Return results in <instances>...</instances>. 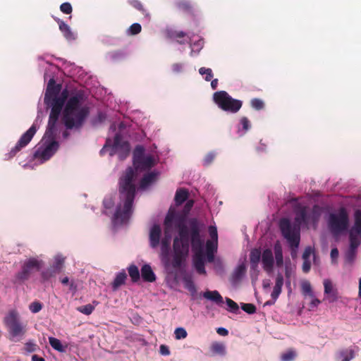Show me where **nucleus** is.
Segmentation results:
<instances>
[{
    "instance_id": "nucleus-1",
    "label": "nucleus",
    "mask_w": 361,
    "mask_h": 361,
    "mask_svg": "<svg viewBox=\"0 0 361 361\" xmlns=\"http://www.w3.org/2000/svg\"><path fill=\"white\" fill-rule=\"evenodd\" d=\"M46 64L44 78L48 82L44 102L51 111L46 132L34 153L35 159L39 164L48 161L56 152L61 132L64 137L68 136V85L63 87L61 84L56 83L54 74L58 70L57 66L49 62Z\"/></svg>"
},
{
    "instance_id": "nucleus-2",
    "label": "nucleus",
    "mask_w": 361,
    "mask_h": 361,
    "mask_svg": "<svg viewBox=\"0 0 361 361\" xmlns=\"http://www.w3.org/2000/svg\"><path fill=\"white\" fill-rule=\"evenodd\" d=\"M178 231V235L173 238V257L171 266L174 269L181 267L190 250V226L185 225V219L180 215L173 212L167 214L164 221V237L160 241L161 259L165 267L169 265V253L171 250V238L173 229Z\"/></svg>"
},
{
    "instance_id": "nucleus-3",
    "label": "nucleus",
    "mask_w": 361,
    "mask_h": 361,
    "mask_svg": "<svg viewBox=\"0 0 361 361\" xmlns=\"http://www.w3.org/2000/svg\"><path fill=\"white\" fill-rule=\"evenodd\" d=\"M137 173L131 166L128 167L119 178L118 191L120 199L123 205H118L114 215L116 223L123 224L127 222L133 212V204L135 196V180Z\"/></svg>"
},
{
    "instance_id": "nucleus-4",
    "label": "nucleus",
    "mask_w": 361,
    "mask_h": 361,
    "mask_svg": "<svg viewBox=\"0 0 361 361\" xmlns=\"http://www.w3.org/2000/svg\"><path fill=\"white\" fill-rule=\"evenodd\" d=\"M310 214L306 207H300L295 210L294 224L287 218H282L279 221V228L283 237L287 240L293 251L299 247L300 240V225L307 224Z\"/></svg>"
},
{
    "instance_id": "nucleus-5",
    "label": "nucleus",
    "mask_w": 361,
    "mask_h": 361,
    "mask_svg": "<svg viewBox=\"0 0 361 361\" xmlns=\"http://www.w3.org/2000/svg\"><path fill=\"white\" fill-rule=\"evenodd\" d=\"M190 224V234L192 250L195 252L193 257L194 267L200 274H206L204 267V240L200 235V224L196 218L190 219L188 221Z\"/></svg>"
},
{
    "instance_id": "nucleus-6",
    "label": "nucleus",
    "mask_w": 361,
    "mask_h": 361,
    "mask_svg": "<svg viewBox=\"0 0 361 361\" xmlns=\"http://www.w3.org/2000/svg\"><path fill=\"white\" fill-rule=\"evenodd\" d=\"M83 100V94L71 95L69 93V130L81 128L90 114V107L82 105Z\"/></svg>"
},
{
    "instance_id": "nucleus-7",
    "label": "nucleus",
    "mask_w": 361,
    "mask_h": 361,
    "mask_svg": "<svg viewBox=\"0 0 361 361\" xmlns=\"http://www.w3.org/2000/svg\"><path fill=\"white\" fill-rule=\"evenodd\" d=\"M349 226V216L346 209L343 207L339 209L337 213L329 214L328 226L331 233L338 236L347 231Z\"/></svg>"
},
{
    "instance_id": "nucleus-8",
    "label": "nucleus",
    "mask_w": 361,
    "mask_h": 361,
    "mask_svg": "<svg viewBox=\"0 0 361 361\" xmlns=\"http://www.w3.org/2000/svg\"><path fill=\"white\" fill-rule=\"evenodd\" d=\"M213 100L223 111L233 114L238 112L243 105L242 101L233 99L224 90L214 92Z\"/></svg>"
},
{
    "instance_id": "nucleus-9",
    "label": "nucleus",
    "mask_w": 361,
    "mask_h": 361,
    "mask_svg": "<svg viewBox=\"0 0 361 361\" xmlns=\"http://www.w3.org/2000/svg\"><path fill=\"white\" fill-rule=\"evenodd\" d=\"M4 322L9 334L13 338L21 337L24 335L25 326L20 322L17 311L11 310L4 317Z\"/></svg>"
},
{
    "instance_id": "nucleus-10",
    "label": "nucleus",
    "mask_w": 361,
    "mask_h": 361,
    "mask_svg": "<svg viewBox=\"0 0 361 361\" xmlns=\"http://www.w3.org/2000/svg\"><path fill=\"white\" fill-rule=\"evenodd\" d=\"M42 261L36 257H30L24 261L21 270L15 276V283H21L27 280L34 271L42 267Z\"/></svg>"
},
{
    "instance_id": "nucleus-11",
    "label": "nucleus",
    "mask_w": 361,
    "mask_h": 361,
    "mask_svg": "<svg viewBox=\"0 0 361 361\" xmlns=\"http://www.w3.org/2000/svg\"><path fill=\"white\" fill-rule=\"evenodd\" d=\"M130 145L128 141L124 140L121 133H117L111 146L110 156L117 154L121 161L126 159L130 154Z\"/></svg>"
},
{
    "instance_id": "nucleus-12",
    "label": "nucleus",
    "mask_w": 361,
    "mask_h": 361,
    "mask_svg": "<svg viewBox=\"0 0 361 361\" xmlns=\"http://www.w3.org/2000/svg\"><path fill=\"white\" fill-rule=\"evenodd\" d=\"M39 116H37L36 120L35 121L32 126L21 135L16 146L11 149L9 152V157H13V156H15L18 152L21 150L22 148L27 146L28 143L32 140V137H34L35 134L39 128Z\"/></svg>"
},
{
    "instance_id": "nucleus-13",
    "label": "nucleus",
    "mask_w": 361,
    "mask_h": 361,
    "mask_svg": "<svg viewBox=\"0 0 361 361\" xmlns=\"http://www.w3.org/2000/svg\"><path fill=\"white\" fill-rule=\"evenodd\" d=\"M66 257H62L61 255H56L54 258L53 264L49 269L42 273V276L45 279L59 273L63 267Z\"/></svg>"
},
{
    "instance_id": "nucleus-14",
    "label": "nucleus",
    "mask_w": 361,
    "mask_h": 361,
    "mask_svg": "<svg viewBox=\"0 0 361 361\" xmlns=\"http://www.w3.org/2000/svg\"><path fill=\"white\" fill-rule=\"evenodd\" d=\"M161 229L159 225L154 224L150 229L149 240V245L152 248H156L160 243Z\"/></svg>"
},
{
    "instance_id": "nucleus-15",
    "label": "nucleus",
    "mask_w": 361,
    "mask_h": 361,
    "mask_svg": "<svg viewBox=\"0 0 361 361\" xmlns=\"http://www.w3.org/2000/svg\"><path fill=\"white\" fill-rule=\"evenodd\" d=\"M262 262L266 271L270 272L272 271L274 259L272 251L270 249H265L262 253Z\"/></svg>"
},
{
    "instance_id": "nucleus-16",
    "label": "nucleus",
    "mask_w": 361,
    "mask_h": 361,
    "mask_svg": "<svg viewBox=\"0 0 361 361\" xmlns=\"http://www.w3.org/2000/svg\"><path fill=\"white\" fill-rule=\"evenodd\" d=\"M155 165V160L153 156L148 154L140 160V162H135L133 166L136 170L146 171L150 169Z\"/></svg>"
},
{
    "instance_id": "nucleus-17",
    "label": "nucleus",
    "mask_w": 361,
    "mask_h": 361,
    "mask_svg": "<svg viewBox=\"0 0 361 361\" xmlns=\"http://www.w3.org/2000/svg\"><path fill=\"white\" fill-rule=\"evenodd\" d=\"M324 293L328 295V300L330 302H334L338 300L337 290L333 288L332 283L329 279L324 281Z\"/></svg>"
},
{
    "instance_id": "nucleus-18",
    "label": "nucleus",
    "mask_w": 361,
    "mask_h": 361,
    "mask_svg": "<svg viewBox=\"0 0 361 361\" xmlns=\"http://www.w3.org/2000/svg\"><path fill=\"white\" fill-rule=\"evenodd\" d=\"M142 279L145 282H154L156 281V275L149 264H144L141 268Z\"/></svg>"
},
{
    "instance_id": "nucleus-19",
    "label": "nucleus",
    "mask_w": 361,
    "mask_h": 361,
    "mask_svg": "<svg viewBox=\"0 0 361 361\" xmlns=\"http://www.w3.org/2000/svg\"><path fill=\"white\" fill-rule=\"evenodd\" d=\"M350 240V247L345 253V260L348 262H353L356 256V250L360 245L361 242L355 240Z\"/></svg>"
},
{
    "instance_id": "nucleus-20",
    "label": "nucleus",
    "mask_w": 361,
    "mask_h": 361,
    "mask_svg": "<svg viewBox=\"0 0 361 361\" xmlns=\"http://www.w3.org/2000/svg\"><path fill=\"white\" fill-rule=\"evenodd\" d=\"M283 285V277L281 274H278L276 278L275 286L271 294V299L277 300L281 293L282 286Z\"/></svg>"
},
{
    "instance_id": "nucleus-21",
    "label": "nucleus",
    "mask_w": 361,
    "mask_h": 361,
    "mask_svg": "<svg viewBox=\"0 0 361 361\" xmlns=\"http://www.w3.org/2000/svg\"><path fill=\"white\" fill-rule=\"evenodd\" d=\"M203 297L217 305H221L224 302L222 296L217 290H207L203 293Z\"/></svg>"
},
{
    "instance_id": "nucleus-22",
    "label": "nucleus",
    "mask_w": 361,
    "mask_h": 361,
    "mask_svg": "<svg viewBox=\"0 0 361 361\" xmlns=\"http://www.w3.org/2000/svg\"><path fill=\"white\" fill-rule=\"evenodd\" d=\"M274 251L275 255L276 264L278 267H281L283 265V257L282 247L279 241H277L274 244Z\"/></svg>"
},
{
    "instance_id": "nucleus-23",
    "label": "nucleus",
    "mask_w": 361,
    "mask_h": 361,
    "mask_svg": "<svg viewBox=\"0 0 361 361\" xmlns=\"http://www.w3.org/2000/svg\"><path fill=\"white\" fill-rule=\"evenodd\" d=\"M349 240L361 242V224L354 222L353 226L349 231Z\"/></svg>"
},
{
    "instance_id": "nucleus-24",
    "label": "nucleus",
    "mask_w": 361,
    "mask_h": 361,
    "mask_svg": "<svg viewBox=\"0 0 361 361\" xmlns=\"http://www.w3.org/2000/svg\"><path fill=\"white\" fill-rule=\"evenodd\" d=\"M188 190L185 188H179L176 190L175 195V202L176 205H180L188 198Z\"/></svg>"
},
{
    "instance_id": "nucleus-25",
    "label": "nucleus",
    "mask_w": 361,
    "mask_h": 361,
    "mask_svg": "<svg viewBox=\"0 0 361 361\" xmlns=\"http://www.w3.org/2000/svg\"><path fill=\"white\" fill-rule=\"evenodd\" d=\"M158 175H159V173L155 172V171L149 172V173L145 174L140 181L141 188H146L147 186L150 185L152 183L155 181Z\"/></svg>"
},
{
    "instance_id": "nucleus-26",
    "label": "nucleus",
    "mask_w": 361,
    "mask_h": 361,
    "mask_svg": "<svg viewBox=\"0 0 361 361\" xmlns=\"http://www.w3.org/2000/svg\"><path fill=\"white\" fill-rule=\"evenodd\" d=\"M246 267L244 264H239L233 271L231 275L232 282L239 281L245 275Z\"/></svg>"
},
{
    "instance_id": "nucleus-27",
    "label": "nucleus",
    "mask_w": 361,
    "mask_h": 361,
    "mask_svg": "<svg viewBox=\"0 0 361 361\" xmlns=\"http://www.w3.org/2000/svg\"><path fill=\"white\" fill-rule=\"evenodd\" d=\"M127 279V274L124 270L116 274L114 281L112 282L113 290H117L121 286L123 285Z\"/></svg>"
},
{
    "instance_id": "nucleus-28",
    "label": "nucleus",
    "mask_w": 361,
    "mask_h": 361,
    "mask_svg": "<svg viewBox=\"0 0 361 361\" xmlns=\"http://www.w3.org/2000/svg\"><path fill=\"white\" fill-rule=\"evenodd\" d=\"M210 350L213 355L224 356L226 353L225 345L219 342H213L211 344Z\"/></svg>"
},
{
    "instance_id": "nucleus-29",
    "label": "nucleus",
    "mask_w": 361,
    "mask_h": 361,
    "mask_svg": "<svg viewBox=\"0 0 361 361\" xmlns=\"http://www.w3.org/2000/svg\"><path fill=\"white\" fill-rule=\"evenodd\" d=\"M193 204H194V201L193 200H188L185 203L182 213L177 212H176L173 209H169V211L168 212L167 214H169L170 212H173L176 215L182 216L184 218V219H185V225H186L187 216L189 214L190 211L191 210L192 207H193Z\"/></svg>"
},
{
    "instance_id": "nucleus-30",
    "label": "nucleus",
    "mask_w": 361,
    "mask_h": 361,
    "mask_svg": "<svg viewBox=\"0 0 361 361\" xmlns=\"http://www.w3.org/2000/svg\"><path fill=\"white\" fill-rule=\"evenodd\" d=\"M128 272L133 283H137L140 279V273L138 267L135 264H131L128 267Z\"/></svg>"
},
{
    "instance_id": "nucleus-31",
    "label": "nucleus",
    "mask_w": 361,
    "mask_h": 361,
    "mask_svg": "<svg viewBox=\"0 0 361 361\" xmlns=\"http://www.w3.org/2000/svg\"><path fill=\"white\" fill-rule=\"evenodd\" d=\"M145 147L142 145H137L133 153V162L135 164V162H140L142 158H144L146 155L145 154Z\"/></svg>"
},
{
    "instance_id": "nucleus-32",
    "label": "nucleus",
    "mask_w": 361,
    "mask_h": 361,
    "mask_svg": "<svg viewBox=\"0 0 361 361\" xmlns=\"http://www.w3.org/2000/svg\"><path fill=\"white\" fill-rule=\"evenodd\" d=\"M126 53L123 50H115L108 53L109 59L113 62L122 61L126 57Z\"/></svg>"
},
{
    "instance_id": "nucleus-33",
    "label": "nucleus",
    "mask_w": 361,
    "mask_h": 361,
    "mask_svg": "<svg viewBox=\"0 0 361 361\" xmlns=\"http://www.w3.org/2000/svg\"><path fill=\"white\" fill-rule=\"evenodd\" d=\"M99 302L94 300L92 304H87L83 306L77 307V310L85 315H90L95 309V307L98 305Z\"/></svg>"
},
{
    "instance_id": "nucleus-34",
    "label": "nucleus",
    "mask_w": 361,
    "mask_h": 361,
    "mask_svg": "<svg viewBox=\"0 0 361 361\" xmlns=\"http://www.w3.org/2000/svg\"><path fill=\"white\" fill-rule=\"evenodd\" d=\"M262 257L261 251L259 249H254L250 252V260L252 267L258 265Z\"/></svg>"
},
{
    "instance_id": "nucleus-35",
    "label": "nucleus",
    "mask_w": 361,
    "mask_h": 361,
    "mask_svg": "<svg viewBox=\"0 0 361 361\" xmlns=\"http://www.w3.org/2000/svg\"><path fill=\"white\" fill-rule=\"evenodd\" d=\"M49 341L51 346L59 352H65L66 347L63 346L60 340L54 337H49Z\"/></svg>"
},
{
    "instance_id": "nucleus-36",
    "label": "nucleus",
    "mask_w": 361,
    "mask_h": 361,
    "mask_svg": "<svg viewBox=\"0 0 361 361\" xmlns=\"http://www.w3.org/2000/svg\"><path fill=\"white\" fill-rule=\"evenodd\" d=\"M178 9L188 13H191L193 10L192 5L188 0H181L177 3Z\"/></svg>"
},
{
    "instance_id": "nucleus-37",
    "label": "nucleus",
    "mask_w": 361,
    "mask_h": 361,
    "mask_svg": "<svg viewBox=\"0 0 361 361\" xmlns=\"http://www.w3.org/2000/svg\"><path fill=\"white\" fill-rule=\"evenodd\" d=\"M128 3L135 9L140 11L145 17H149V14L145 8L142 4L138 0H129Z\"/></svg>"
},
{
    "instance_id": "nucleus-38",
    "label": "nucleus",
    "mask_w": 361,
    "mask_h": 361,
    "mask_svg": "<svg viewBox=\"0 0 361 361\" xmlns=\"http://www.w3.org/2000/svg\"><path fill=\"white\" fill-rule=\"evenodd\" d=\"M302 293L304 295H308L310 298H314V293L312 289L310 283L308 281H305L301 284Z\"/></svg>"
},
{
    "instance_id": "nucleus-39",
    "label": "nucleus",
    "mask_w": 361,
    "mask_h": 361,
    "mask_svg": "<svg viewBox=\"0 0 361 361\" xmlns=\"http://www.w3.org/2000/svg\"><path fill=\"white\" fill-rule=\"evenodd\" d=\"M199 73L200 75H204L206 81H210L213 78V73L211 68L202 67L199 69Z\"/></svg>"
},
{
    "instance_id": "nucleus-40",
    "label": "nucleus",
    "mask_w": 361,
    "mask_h": 361,
    "mask_svg": "<svg viewBox=\"0 0 361 361\" xmlns=\"http://www.w3.org/2000/svg\"><path fill=\"white\" fill-rule=\"evenodd\" d=\"M142 30L140 24L135 23L132 24L128 30V34L130 35H135L139 34Z\"/></svg>"
},
{
    "instance_id": "nucleus-41",
    "label": "nucleus",
    "mask_w": 361,
    "mask_h": 361,
    "mask_svg": "<svg viewBox=\"0 0 361 361\" xmlns=\"http://www.w3.org/2000/svg\"><path fill=\"white\" fill-rule=\"evenodd\" d=\"M251 106L256 110H262L264 107V102L258 98H254L250 102Z\"/></svg>"
},
{
    "instance_id": "nucleus-42",
    "label": "nucleus",
    "mask_w": 361,
    "mask_h": 361,
    "mask_svg": "<svg viewBox=\"0 0 361 361\" xmlns=\"http://www.w3.org/2000/svg\"><path fill=\"white\" fill-rule=\"evenodd\" d=\"M218 242L207 240L206 242V252H216L217 250Z\"/></svg>"
},
{
    "instance_id": "nucleus-43",
    "label": "nucleus",
    "mask_w": 361,
    "mask_h": 361,
    "mask_svg": "<svg viewBox=\"0 0 361 361\" xmlns=\"http://www.w3.org/2000/svg\"><path fill=\"white\" fill-rule=\"evenodd\" d=\"M175 338L177 340L184 339L187 337L188 333L186 330L183 327H178L175 329L174 331Z\"/></svg>"
},
{
    "instance_id": "nucleus-44",
    "label": "nucleus",
    "mask_w": 361,
    "mask_h": 361,
    "mask_svg": "<svg viewBox=\"0 0 361 361\" xmlns=\"http://www.w3.org/2000/svg\"><path fill=\"white\" fill-rule=\"evenodd\" d=\"M241 308L243 311L250 314L255 313L257 310L255 305L252 303H242Z\"/></svg>"
},
{
    "instance_id": "nucleus-45",
    "label": "nucleus",
    "mask_w": 361,
    "mask_h": 361,
    "mask_svg": "<svg viewBox=\"0 0 361 361\" xmlns=\"http://www.w3.org/2000/svg\"><path fill=\"white\" fill-rule=\"evenodd\" d=\"M216 157V153L214 152H210L207 154L203 159V164L205 166H209Z\"/></svg>"
},
{
    "instance_id": "nucleus-46",
    "label": "nucleus",
    "mask_w": 361,
    "mask_h": 361,
    "mask_svg": "<svg viewBox=\"0 0 361 361\" xmlns=\"http://www.w3.org/2000/svg\"><path fill=\"white\" fill-rule=\"evenodd\" d=\"M296 357V353L290 350L281 355L282 361H293Z\"/></svg>"
},
{
    "instance_id": "nucleus-47",
    "label": "nucleus",
    "mask_w": 361,
    "mask_h": 361,
    "mask_svg": "<svg viewBox=\"0 0 361 361\" xmlns=\"http://www.w3.org/2000/svg\"><path fill=\"white\" fill-rule=\"evenodd\" d=\"M168 36L171 39H181L185 38L187 36V34L183 31H169L168 32Z\"/></svg>"
},
{
    "instance_id": "nucleus-48",
    "label": "nucleus",
    "mask_w": 361,
    "mask_h": 361,
    "mask_svg": "<svg viewBox=\"0 0 361 361\" xmlns=\"http://www.w3.org/2000/svg\"><path fill=\"white\" fill-rule=\"evenodd\" d=\"M209 234L210 235L211 239L209 240H214L218 242V233L217 229L215 226H210L208 229Z\"/></svg>"
},
{
    "instance_id": "nucleus-49",
    "label": "nucleus",
    "mask_w": 361,
    "mask_h": 361,
    "mask_svg": "<svg viewBox=\"0 0 361 361\" xmlns=\"http://www.w3.org/2000/svg\"><path fill=\"white\" fill-rule=\"evenodd\" d=\"M37 349V345L33 341H28L25 345V350L27 353L35 352Z\"/></svg>"
},
{
    "instance_id": "nucleus-50",
    "label": "nucleus",
    "mask_w": 361,
    "mask_h": 361,
    "mask_svg": "<svg viewBox=\"0 0 361 361\" xmlns=\"http://www.w3.org/2000/svg\"><path fill=\"white\" fill-rule=\"evenodd\" d=\"M226 302L228 307H229L231 312H235L236 311L238 310L239 307H238V304L235 302H234L233 300H231L230 298H226Z\"/></svg>"
},
{
    "instance_id": "nucleus-51",
    "label": "nucleus",
    "mask_w": 361,
    "mask_h": 361,
    "mask_svg": "<svg viewBox=\"0 0 361 361\" xmlns=\"http://www.w3.org/2000/svg\"><path fill=\"white\" fill-rule=\"evenodd\" d=\"M42 305L39 302H33L29 306V309L32 313L39 312L42 310Z\"/></svg>"
},
{
    "instance_id": "nucleus-52",
    "label": "nucleus",
    "mask_w": 361,
    "mask_h": 361,
    "mask_svg": "<svg viewBox=\"0 0 361 361\" xmlns=\"http://www.w3.org/2000/svg\"><path fill=\"white\" fill-rule=\"evenodd\" d=\"M185 288L191 293H195L196 292V288L193 282L190 279H185Z\"/></svg>"
},
{
    "instance_id": "nucleus-53",
    "label": "nucleus",
    "mask_w": 361,
    "mask_h": 361,
    "mask_svg": "<svg viewBox=\"0 0 361 361\" xmlns=\"http://www.w3.org/2000/svg\"><path fill=\"white\" fill-rule=\"evenodd\" d=\"M59 29L63 32L66 38H68V25L63 21L58 20Z\"/></svg>"
},
{
    "instance_id": "nucleus-54",
    "label": "nucleus",
    "mask_w": 361,
    "mask_h": 361,
    "mask_svg": "<svg viewBox=\"0 0 361 361\" xmlns=\"http://www.w3.org/2000/svg\"><path fill=\"white\" fill-rule=\"evenodd\" d=\"M240 123L243 126V130L247 131L250 128V121L247 117H243L240 120Z\"/></svg>"
},
{
    "instance_id": "nucleus-55",
    "label": "nucleus",
    "mask_w": 361,
    "mask_h": 361,
    "mask_svg": "<svg viewBox=\"0 0 361 361\" xmlns=\"http://www.w3.org/2000/svg\"><path fill=\"white\" fill-rule=\"evenodd\" d=\"M313 250L312 249L311 247H307L305 250H304V252L302 254V259L303 260H305V259H310V257L311 255V254L312 253Z\"/></svg>"
},
{
    "instance_id": "nucleus-56",
    "label": "nucleus",
    "mask_w": 361,
    "mask_h": 361,
    "mask_svg": "<svg viewBox=\"0 0 361 361\" xmlns=\"http://www.w3.org/2000/svg\"><path fill=\"white\" fill-rule=\"evenodd\" d=\"M311 268V262L310 259L303 260L302 271L305 273H308Z\"/></svg>"
},
{
    "instance_id": "nucleus-57",
    "label": "nucleus",
    "mask_w": 361,
    "mask_h": 361,
    "mask_svg": "<svg viewBox=\"0 0 361 361\" xmlns=\"http://www.w3.org/2000/svg\"><path fill=\"white\" fill-rule=\"evenodd\" d=\"M160 353L162 355H169L170 354L169 348L167 345H161L160 346Z\"/></svg>"
},
{
    "instance_id": "nucleus-58",
    "label": "nucleus",
    "mask_w": 361,
    "mask_h": 361,
    "mask_svg": "<svg viewBox=\"0 0 361 361\" xmlns=\"http://www.w3.org/2000/svg\"><path fill=\"white\" fill-rule=\"evenodd\" d=\"M355 222L361 224V210L357 209L355 212Z\"/></svg>"
},
{
    "instance_id": "nucleus-59",
    "label": "nucleus",
    "mask_w": 361,
    "mask_h": 361,
    "mask_svg": "<svg viewBox=\"0 0 361 361\" xmlns=\"http://www.w3.org/2000/svg\"><path fill=\"white\" fill-rule=\"evenodd\" d=\"M311 298H312V301L310 304V307H312V308L316 307L321 303V301L319 299H317L314 297Z\"/></svg>"
},
{
    "instance_id": "nucleus-60",
    "label": "nucleus",
    "mask_w": 361,
    "mask_h": 361,
    "mask_svg": "<svg viewBox=\"0 0 361 361\" xmlns=\"http://www.w3.org/2000/svg\"><path fill=\"white\" fill-rule=\"evenodd\" d=\"M216 332L221 335V336H226L228 334V331L225 329V328H223V327H219L216 329Z\"/></svg>"
},
{
    "instance_id": "nucleus-61",
    "label": "nucleus",
    "mask_w": 361,
    "mask_h": 361,
    "mask_svg": "<svg viewBox=\"0 0 361 361\" xmlns=\"http://www.w3.org/2000/svg\"><path fill=\"white\" fill-rule=\"evenodd\" d=\"M338 257V250L336 247L332 248L331 250V257L332 260L337 259Z\"/></svg>"
},
{
    "instance_id": "nucleus-62",
    "label": "nucleus",
    "mask_w": 361,
    "mask_h": 361,
    "mask_svg": "<svg viewBox=\"0 0 361 361\" xmlns=\"http://www.w3.org/2000/svg\"><path fill=\"white\" fill-rule=\"evenodd\" d=\"M109 142H110V140L107 139L106 141L105 145L103 147V148L99 152L100 155H102V156L104 155V154L106 152V148L107 147H111V145H109Z\"/></svg>"
},
{
    "instance_id": "nucleus-63",
    "label": "nucleus",
    "mask_w": 361,
    "mask_h": 361,
    "mask_svg": "<svg viewBox=\"0 0 361 361\" xmlns=\"http://www.w3.org/2000/svg\"><path fill=\"white\" fill-rule=\"evenodd\" d=\"M207 259L209 262H213L214 260V252H206Z\"/></svg>"
},
{
    "instance_id": "nucleus-64",
    "label": "nucleus",
    "mask_w": 361,
    "mask_h": 361,
    "mask_svg": "<svg viewBox=\"0 0 361 361\" xmlns=\"http://www.w3.org/2000/svg\"><path fill=\"white\" fill-rule=\"evenodd\" d=\"M350 356H348L346 355L345 357H343V359L342 360V361H350L351 359H353L354 357V351L353 350H350Z\"/></svg>"
}]
</instances>
